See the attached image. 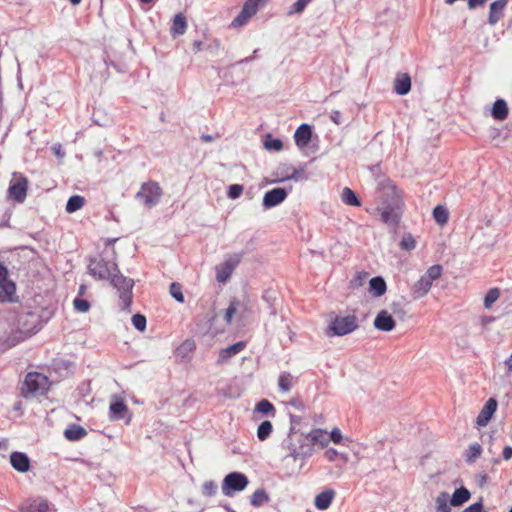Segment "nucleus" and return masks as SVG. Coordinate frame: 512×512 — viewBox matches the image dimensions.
Here are the masks:
<instances>
[{
    "instance_id": "obj_1",
    "label": "nucleus",
    "mask_w": 512,
    "mask_h": 512,
    "mask_svg": "<svg viewBox=\"0 0 512 512\" xmlns=\"http://www.w3.org/2000/svg\"><path fill=\"white\" fill-rule=\"evenodd\" d=\"M88 271L97 279L109 280L111 285L119 292L122 309H129L134 281L122 275L117 264H109L102 258H94L89 262Z\"/></svg>"
},
{
    "instance_id": "obj_2",
    "label": "nucleus",
    "mask_w": 512,
    "mask_h": 512,
    "mask_svg": "<svg viewBox=\"0 0 512 512\" xmlns=\"http://www.w3.org/2000/svg\"><path fill=\"white\" fill-rule=\"evenodd\" d=\"M383 189L388 196H391V203H383V205L378 207L377 210L380 212L381 220L384 223L395 226L399 222L401 208L403 205L401 194L396 186L390 181L386 182Z\"/></svg>"
},
{
    "instance_id": "obj_3",
    "label": "nucleus",
    "mask_w": 512,
    "mask_h": 512,
    "mask_svg": "<svg viewBox=\"0 0 512 512\" xmlns=\"http://www.w3.org/2000/svg\"><path fill=\"white\" fill-rule=\"evenodd\" d=\"M283 448L287 451L286 457H291L294 461L303 462L313 455L310 440L304 433L297 431L289 433L283 443Z\"/></svg>"
},
{
    "instance_id": "obj_4",
    "label": "nucleus",
    "mask_w": 512,
    "mask_h": 512,
    "mask_svg": "<svg viewBox=\"0 0 512 512\" xmlns=\"http://www.w3.org/2000/svg\"><path fill=\"white\" fill-rule=\"evenodd\" d=\"M443 272V268L439 264L430 266L419 280L414 282L410 287V296L413 300H419L425 297L434 281L438 280Z\"/></svg>"
},
{
    "instance_id": "obj_5",
    "label": "nucleus",
    "mask_w": 512,
    "mask_h": 512,
    "mask_svg": "<svg viewBox=\"0 0 512 512\" xmlns=\"http://www.w3.org/2000/svg\"><path fill=\"white\" fill-rule=\"evenodd\" d=\"M49 379L38 372H30L26 375L22 385V394L24 397H35L44 394L49 388Z\"/></svg>"
},
{
    "instance_id": "obj_6",
    "label": "nucleus",
    "mask_w": 512,
    "mask_h": 512,
    "mask_svg": "<svg viewBox=\"0 0 512 512\" xmlns=\"http://www.w3.org/2000/svg\"><path fill=\"white\" fill-rule=\"evenodd\" d=\"M39 317L35 313H25L18 320L19 336L8 341L9 346H14L19 341L31 336L38 331Z\"/></svg>"
},
{
    "instance_id": "obj_7",
    "label": "nucleus",
    "mask_w": 512,
    "mask_h": 512,
    "mask_svg": "<svg viewBox=\"0 0 512 512\" xmlns=\"http://www.w3.org/2000/svg\"><path fill=\"white\" fill-rule=\"evenodd\" d=\"M249 485L248 477L241 472H231L227 474L222 482V493L231 497L237 492H241Z\"/></svg>"
},
{
    "instance_id": "obj_8",
    "label": "nucleus",
    "mask_w": 512,
    "mask_h": 512,
    "mask_svg": "<svg viewBox=\"0 0 512 512\" xmlns=\"http://www.w3.org/2000/svg\"><path fill=\"white\" fill-rule=\"evenodd\" d=\"M162 195V189L158 183L149 181L144 183L136 194L137 200L147 208H151L158 204Z\"/></svg>"
},
{
    "instance_id": "obj_9",
    "label": "nucleus",
    "mask_w": 512,
    "mask_h": 512,
    "mask_svg": "<svg viewBox=\"0 0 512 512\" xmlns=\"http://www.w3.org/2000/svg\"><path fill=\"white\" fill-rule=\"evenodd\" d=\"M358 328V320L355 315L335 316L331 319L329 330L333 335L344 336Z\"/></svg>"
},
{
    "instance_id": "obj_10",
    "label": "nucleus",
    "mask_w": 512,
    "mask_h": 512,
    "mask_svg": "<svg viewBox=\"0 0 512 512\" xmlns=\"http://www.w3.org/2000/svg\"><path fill=\"white\" fill-rule=\"evenodd\" d=\"M242 259V253L228 255L223 263L216 266V280L225 283L231 277L233 271Z\"/></svg>"
},
{
    "instance_id": "obj_11",
    "label": "nucleus",
    "mask_w": 512,
    "mask_h": 512,
    "mask_svg": "<svg viewBox=\"0 0 512 512\" xmlns=\"http://www.w3.org/2000/svg\"><path fill=\"white\" fill-rule=\"evenodd\" d=\"M266 0H247L240 13L234 18L231 23L232 27H242L248 23L250 18L256 14L258 9L265 4Z\"/></svg>"
},
{
    "instance_id": "obj_12",
    "label": "nucleus",
    "mask_w": 512,
    "mask_h": 512,
    "mask_svg": "<svg viewBox=\"0 0 512 512\" xmlns=\"http://www.w3.org/2000/svg\"><path fill=\"white\" fill-rule=\"evenodd\" d=\"M28 179L20 174L14 173L8 188V197L18 203H23L27 196Z\"/></svg>"
},
{
    "instance_id": "obj_13",
    "label": "nucleus",
    "mask_w": 512,
    "mask_h": 512,
    "mask_svg": "<svg viewBox=\"0 0 512 512\" xmlns=\"http://www.w3.org/2000/svg\"><path fill=\"white\" fill-rule=\"evenodd\" d=\"M49 510L50 503L42 497L28 498L19 506L20 512H48Z\"/></svg>"
},
{
    "instance_id": "obj_14",
    "label": "nucleus",
    "mask_w": 512,
    "mask_h": 512,
    "mask_svg": "<svg viewBox=\"0 0 512 512\" xmlns=\"http://www.w3.org/2000/svg\"><path fill=\"white\" fill-rule=\"evenodd\" d=\"M15 292V284L8 279V272L5 266L0 263V301L11 300Z\"/></svg>"
},
{
    "instance_id": "obj_15",
    "label": "nucleus",
    "mask_w": 512,
    "mask_h": 512,
    "mask_svg": "<svg viewBox=\"0 0 512 512\" xmlns=\"http://www.w3.org/2000/svg\"><path fill=\"white\" fill-rule=\"evenodd\" d=\"M287 197V192L284 188H274L265 193L262 205L264 208H272L282 203Z\"/></svg>"
},
{
    "instance_id": "obj_16",
    "label": "nucleus",
    "mask_w": 512,
    "mask_h": 512,
    "mask_svg": "<svg viewBox=\"0 0 512 512\" xmlns=\"http://www.w3.org/2000/svg\"><path fill=\"white\" fill-rule=\"evenodd\" d=\"M373 325L379 331L390 332L395 328L396 322L388 311L381 310L376 315Z\"/></svg>"
},
{
    "instance_id": "obj_17",
    "label": "nucleus",
    "mask_w": 512,
    "mask_h": 512,
    "mask_svg": "<svg viewBox=\"0 0 512 512\" xmlns=\"http://www.w3.org/2000/svg\"><path fill=\"white\" fill-rule=\"evenodd\" d=\"M497 409V401L494 398L488 399L482 410L480 411L479 415L476 418V424L480 427L486 426L490 419L492 418L493 414L495 413Z\"/></svg>"
},
{
    "instance_id": "obj_18",
    "label": "nucleus",
    "mask_w": 512,
    "mask_h": 512,
    "mask_svg": "<svg viewBox=\"0 0 512 512\" xmlns=\"http://www.w3.org/2000/svg\"><path fill=\"white\" fill-rule=\"evenodd\" d=\"M305 435L310 440V446H312L313 452L315 451L316 445L320 448H324L329 444V434L323 429H314Z\"/></svg>"
},
{
    "instance_id": "obj_19",
    "label": "nucleus",
    "mask_w": 512,
    "mask_h": 512,
    "mask_svg": "<svg viewBox=\"0 0 512 512\" xmlns=\"http://www.w3.org/2000/svg\"><path fill=\"white\" fill-rule=\"evenodd\" d=\"M10 463L15 470L21 473H25L30 469V460L28 456L21 452L11 453Z\"/></svg>"
},
{
    "instance_id": "obj_20",
    "label": "nucleus",
    "mask_w": 512,
    "mask_h": 512,
    "mask_svg": "<svg viewBox=\"0 0 512 512\" xmlns=\"http://www.w3.org/2000/svg\"><path fill=\"white\" fill-rule=\"evenodd\" d=\"M335 494V491L331 488L323 490L321 493L317 494L314 499L315 507L319 510H327L330 507Z\"/></svg>"
},
{
    "instance_id": "obj_21",
    "label": "nucleus",
    "mask_w": 512,
    "mask_h": 512,
    "mask_svg": "<svg viewBox=\"0 0 512 512\" xmlns=\"http://www.w3.org/2000/svg\"><path fill=\"white\" fill-rule=\"evenodd\" d=\"M245 346V342L240 341L222 349L219 353L217 364L222 365L226 363L230 358L240 353L245 348Z\"/></svg>"
},
{
    "instance_id": "obj_22",
    "label": "nucleus",
    "mask_w": 512,
    "mask_h": 512,
    "mask_svg": "<svg viewBox=\"0 0 512 512\" xmlns=\"http://www.w3.org/2000/svg\"><path fill=\"white\" fill-rule=\"evenodd\" d=\"M508 0H496L490 5L488 23L495 25L503 16Z\"/></svg>"
},
{
    "instance_id": "obj_23",
    "label": "nucleus",
    "mask_w": 512,
    "mask_h": 512,
    "mask_svg": "<svg viewBox=\"0 0 512 512\" xmlns=\"http://www.w3.org/2000/svg\"><path fill=\"white\" fill-rule=\"evenodd\" d=\"M411 89V78L407 73L398 74L394 80V91L398 95H406Z\"/></svg>"
},
{
    "instance_id": "obj_24",
    "label": "nucleus",
    "mask_w": 512,
    "mask_h": 512,
    "mask_svg": "<svg viewBox=\"0 0 512 512\" xmlns=\"http://www.w3.org/2000/svg\"><path fill=\"white\" fill-rule=\"evenodd\" d=\"M311 128L308 124L300 125L295 131L294 138L298 147H305L311 140Z\"/></svg>"
},
{
    "instance_id": "obj_25",
    "label": "nucleus",
    "mask_w": 512,
    "mask_h": 512,
    "mask_svg": "<svg viewBox=\"0 0 512 512\" xmlns=\"http://www.w3.org/2000/svg\"><path fill=\"white\" fill-rule=\"evenodd\" d=\"M387 285L385 280L381 276L373 277L369 281V292L374 297H381L386 293Z\"/></svg>"
},
{
    "instance_id": "obj_26",
    "label": "nucleus",
    "mask_w": 512,
    "mask_h": 512,
    "mask_svg": "<svg viewBox=\"0 0 512 512\" xmlns=\"http://www.w3.org/2000/svg\"><path fill=\"white\" fill-rule=\"evenodd\" d=\"M508 105L505 100L503 99H497L492 108V116L494 119L503 121L508 116Z\"/></svg>"
},
{
    "instance_id": "obj_27",
    "label": "nucleus",
    "mask_w": 512,
    "mask_h": 512,
    "mask_svg": "<svg viewBox=\"0 0 512 512\" xmlns=\"http://www.w3.org/2000/svg\"><path fill=\"white\" fill-rule=\"evenodd\" d=\"M287 173L278 180L279 182H283L285 180H307L308 176L306 174L305 166H301L299 168H287Z\"/></svg>"
},
{
    "instance_id": "obj_28",
    "label": "nucleus",
    "mask_w": 512,
    "mask_h": 512,
    "mask_svg": "<svg viewBox=\"0 0 512 512\" xmlns=\"http://www.w3.org/2000/svg\"><path fill=\"white\" fill-rule=\"evenodd\" d=\"M187 29V21L182 14L175 15L170 32L173 37L183 35Z\"/></svg>"
},
{
    "instance_id": "obj_29",
    "label": "nucleus",
    "mask_w": 512,
    "mask_h": 512,
    "mask_svg": "<svg viewBox=\"0 0 512 512\" xmlns=\"http://www.w3.org/2000/svg\"><path fill=\"white\" fill-rule=\"evenodd\" d=\"M470 496V492L465 487H460L454 491L450 503L455 507L461 506L470 499Z\"/></svg>"
},
{
    "instance_id": "obj_30",
    "label": "nucleus",
    "mask_w": 512,
    "mask_h": 512,
    "mask_svg": "<svg viewBox=\"0 0 512 512\" xmlns=\"http://www.w3.org/2000/svg\"><path fill=\"white\" fill-rule=\"evenodd\" d=\"M270 500V497L268 495V493L260 488V489H257L253 492V494L251 495L250 497V504L255 507V508H258V507H261L263 506L264 504L268 503Z\"/></svg>"
},
{
    "instance_id": "obj_31",
    "label": "nucleus",
    "mask_w": 512,
    "mask_h": 512,
    "mask_svg": "<svg viewBox=\"0 0 512 512\" xmlns=\"http://www.w3.org/2000/svg\"><path fill=\"white\" fill-rule=\"evenodd\" d=\"M110 417L114 420H119L123 418V413L127 410V406L123 402V400H115L110 404Z\"/></svg>"
},
{
    "instance_id": "obj_32",
    "label": "nucleus",
    "mask_w": 512,
    "mask_h": 512,
    "mask_svg": "<svg viewBox=\"0 0 512 512\" xmlns=\"http://www.w3.org/2000/svg\"><path fill=\"white\" fill-rule=\"evenodd\" d=\"M85 204L84 197L80 195H74L70 197L66 204V211L68 213H74L78 210H80Z\"/></svg>"
},
{
    "instance_id": "obj_33",
    "label": "nucleus",
    "mask_w": 512,
    "mask_h": 512,
    "mask_svg": "<svg viewBox=\"0 0 512 512\" xmlns=\"http://www.w3.org/2000/svg\"><path fill=\"white\" fill-rule=\"evenodd\" d=\"M196 344L193 340H185L177 349L176 354L179 357L186 358L195 350Z\"/></svg>"
},
{
    "instance_id": "obj_34",
    "label": "nucleus",
    "mask_w": 512,
    "mask_h": 512,
    "mask_svg": "<svg viewBox=\"0 0 512 512\" xmlns=\"http://www.w3.org/2000/svg\"><path fill=\"white\" fill-rule=\"evenodd\" d=\"M294 384V377L290 373H282L278 379V387L283 392H289Z\"/></svg>"
},
{
    "instance_id": "obj_35",
    "label": "nucleus",
    "mask_w": 512,
    "mask_h": 512,
    "mask_svg": "<svg viewBox=\"0 0 512 512\" xmlns=\"http://www.w3.org/2000/svg\"><path fill=\"white\" fill-rule=\"evenodd\" d=\"M342 201L350 206H360L361 202L358 199L357 195L348 187H345L342 190L341 194Z\"/></svg>"
},
{
    "instance_id": "obj_36",
    "label": "nucleus",
    "mask_w": 512,
    "mask_h": 512,
    "mask_svg": "<svg viewBox=\"0 0 512 512\" xmlns=\"http://www.w3.org/2000/svg\"><path fill=\"white\" fill-rule=\"evenodd\" d=\"M273 425L270 421H263L257 428V437L260 441H265L271 435Z\"/></svg>"
},
{
    "instance_id": "obj_37",
    "label": "nucleus",
    "mask_w": 512,
    "mask_h": 512,
    "mask_svg": "<svg viewBox=\"0 0 512 512\" xmlns=\"http://www.w3.org/2000/svg\"><path fill=\"white\" fill-rule=\"evenodd\" d=\"M433 217L435 221L440 224L444 225L448 222L449 213L447 208H445L442 205H438L433 209Z\"/></svg>"
},
{
    "instance_id": "obj_38",
    "label": "nucleus",
    "mask_w": 512,
    "mask_h": 512,
    "mask_svg": "<svg viewBox=\"0 0 512 512\" xmlns=\"http://www.w3.org/2000/svg\"><path fill=\"white\" fill-rule=\"evenodd\" d=\"M255 411L265 415H275L274 406L266 399L259 401L255 406Z\"/></svg>"
},
{
    "instance_id": "obj_39",
    "label": "nucleus",
    "mask_w": 512,
    "mask_h": 512,
    "mask_svg": "<svg viewBox=\"0 0 512 512\" xmlns=\"http://www.w3.org/2000/svg\"><path fill=\"white\" fill-rule=\"evenodd\" d=\"M64 435L68 440L75 441L83 438L86 435V431L84 428L76 426L73 428L66 429Z\"/></svg>"
},
{
    "instance_id": "obj_40",
    "label": "nucleus",
    "mask_w": 512,
    "mask_h": 512,
    "mask_svg": "<svg viewBox=\"0 0 512 512\" xmlns=\"http://www.w3.org/2000/svg\"><path fill=\"white\" fill-rule=\"evenodd\" d=\"M500 290L498 288H491L488 290L484 297V307L490 309L492 305L499 299Z\"/></svg>"
},
{
    "instance_id": "obj_41",
    "label": "nucleus",
    "mask_w": 512,
    "mask_h": 512,
    "mask_svg": "<svg viewBox=\"0 0 512 512\" xmlns=\"http://www.w3.org/2000/svg\"><path fill=\"white\" fill-rule=\"evenodd\" d=\"M239 305H240L239 300L233 299L230 302L228 308L224 311V319L227 324H231L233 317L235 316V314L238 311Z\"/></svg>"
},
{
    "instance_id": "obj_42",
    "label": "nucleus",
    "mask_w": 512,
    "mask_h": 512,
    "mask_svg": "<svg viewBox=\"0 0 512 512\" xmlns=\"http://www.w3.org/2000/svg\"><path fill=\"white\" fill-rule=\"evenodd\" d=\"M449 495L446 492L440 493L436 498V509L438 512H451L448 505Z\"/></svg>"
},
{
    "instance_id": "obj_43",
    "label": "nucleus",
    "mask_w": 512,
    "mask_h": 512,
    "mask_svg": "<svg viewBox=\"0 0 512 512\" xmlns=\"http://www.w3.org/2000/svg\"><path fill=\"white\" fill-rule=\"evenodd\" d=\"M482 453V447L479 443H473L469 446L466 454L467 462H474Z\"/></svg>"
},
{
    "instance_id": "obj_44",
    "label": "nucleus",
    "mask_w": 512,
    "mask_h": 512,
    "mask_svg": "<svg viewBox=\"0 0 512 512\" xmlns=\"http://www.w3.org/2000/svg\"><path fill=\"white\" fill-rule=\"evenodd\" d=\"M264 147L267 150L280 151L283 148V143L280 139H275L268 135L264 141Z\"/></svg>"
},
{
    "instance_id": "obj_45",
    "label": "nucleus",
    "mask_w": 512,
    "mask_h": 512,
    "mask_svg": "<svg viewBox=\"0 0 512 512\" xmlns=\"http://www.w3.org/2000/svg\"><path fill=\"white\" fill-rule=\"evenodd\" d=\"M369 274L365 271L357 272L350 281L352 288H359L363 286L368 278Z\"/></svg>"
},
{
    "instance_id": "obj_46",
    "label": "nucleus",
    "mask_w": 512,
    "mask_h": 512,
    "mask_svg": "<svg viewBox=\"0 0 512 512\" xmlns=\"http://www.w3.org/2000/svg\"><path fill=\"white\" fill-rule=\"evenodd\" d=\"M399 245H400L401 249L410 251L415 248L416 241L411 234H406L402 237Z\"/></svg>"
},
{
    "instance_id": "obj_47",
    "label": "nucleus",
    "mask_w": 512,
    "mask_h": 512,
    "mask_svg": "<svg viewBox=\"0 0 512 512\" xmlns=\"http://www.w3.org/2000/svg\"><path fill=\"white\" fill-rule=\"evenodd\" d=\"M216 492H217V485L213 480L206 481L202 485V494L205 497H212L216 494Z\"/></svg>"
},
{
    "instance_id": "obj_48",
    "label": "nucleus",
    "mask_w": 512,
    "mask_h": 512,
    "mask_svg": "<svg viewBox=\"0 0 512 512\" xmlns=\"http://www.w3.org/2000/svg\"><path fill=\"white\" fill-rule=\"evenodd\" d=\"M132 324H133V326L137 330L143 332L146 329V318H145V316H143L141 314L133 315V317H132Z\"/></svg>"
},
{
    "instance_id": "obj_49",
    "label": "nucleus",
    "mask_w": 512,
    "mask_h": 512,
    "mask_svg": "<svg viewBox=\"0 0 512 512\" xmlns=\"http://www.w3.org/2000/svg\"><path fill=\"white\" fill-rule=\"evenodd\" d=\"M170 294L178 302H184V296L181 291V286L178 283H172L170 285Z\"/></svg>"
},
{
    "instance_id": "obj_50",
    "label": "nucleus",
    "mask_w": 512,
    "mask_h": 512,
    "mask_svg": "<svg viewBox=\"0 0 512 512\" xmlns=\"http://www.w3.org/2000/svg\"><path fill=\"white\" fill-rule=\"evenodd\" d=\"M74 304V308L78 311V312H87L90 308V303L85 300V299H81V298H76L73 302Z\"/></svg>"
},
{
    "instance_id": "obj_51",
    "label": "nucleus",
    "mask_w": 512,
    "mask_h": 512,
    "mask_svg": "<svg viewBox=\"0 0 512 512\" xmlns=\"http://www.w3.org/2000/svg\"><path fill=\"white\" fill-rule=\"evenodd\" d=\"M243 192V187L239 184H233L229 186L228 189V197L231 199H236L241 196Z\"/></svg>"
},
{
    "instance_id": "obj_52",
    "label": "nucleus",
    "mask_w": 512,
    "mask_h": 512,
    "mask_svg": "<svg viewBox=\"0 0 512 512\" xmlns=\"http://www.w3.org/2000/svg\"><path fill=\"white\" fill-rule=\"evenodd\" d=\"M51 150L53 154L62 161L65 157V152L62 149V145L60 143H55L52 145Z\"/></svg>"
},
{
    "instance_id": "obj_53",
    "label": "nucleus",
    "mask_w": 512,
    "mask_h": 512,
    "mask_svg": "<svg viewBox=\"0 0 512 512\" xmlns=\"http://www.w3.org/2000/svg\"><path fill=\"white\" fill-rule=\"evenodd\" d=\"M342 439L343 436L341 431L338 428H334L329 435V442L332 441L335 444H338L342 441Z\"/></svg>"
},
{
    "instance_id": "obj_54",
    "label": "nucleus",
    "mask_w": 512,
    "mask_h": 512,
    "mask_svg": "<svg viewBox=\"0 0 512 512\" xmlns=\"http://www.w3.org/2000/svg\"><path fill=\"white\" fill-rule=\"evenodd\" d=\"M462 512H487V511L483 510L482 502L479 501V502H476V503L468 506Z\"/></svg>"
},
{
    "instance_id": "obj_55",
    "label": "nucleus",
    "mask_w": 512,
    "mask_h": 512,
    "mask_svg": "<svg viewBox=\"0 0 512 512\" xmlns=\"http://www.w3.org/2000/svg\"><path fill=\"white\" fill-rule=\"evenodd\" d=\"M310 1L311 0H297V2L293 5V12H302Z\"/></svg>"
},
{
    "instance_id": "obj_56",
    "label": "nucleus",
    "mask_w": 512,
    "mask_h": 512,
    "mask_svg": "<svg viewBox=\"0 0 512 512\" xmlns=\"http://www.w3.org/2000/svg\"><path fill=\"white\" fill-rule=\"evenodd\" d=\"M338 456V452L336 449L334 448H330L328 450L325 451V457L329 460V461H335L336 457Z\"/></svg>"
},
{
    "instance_id": "obj_57",
    "label": "nucleus",
    "mask_w": 512,
    "mask_h": 512,
    "mask_svg": "<svg viewBox=\"0 0 512 512\" xmlns=\"http://www.w3.org/2000/svg\"><path fill=\"white\" fill-rule=\"evenodd\" d=\"M476 477L480 487H483L488 481V475L485 473H480Z\"/></svg>"
},
{
    "instance_id": "obj_58",
    "label": "nucleus",
    "mask_w": 512,
    "mask_h": 512,
    "mask_svg": "<svg viewBox=\"0 0 512 512\" xmlns=\"http://www.w3.org/2000/svg\"><path fill=\"white\" fill-rule=\"evenodd\" d=\"M502 455L505 460H510L512 458V447L505 446L503 449Z\"/></svg>"
},
{
    "instance_id": "obj_59",
    "label": "nucleus",
    "mask_w": 512,
    "mask_h": 512,
    "mask_svg": "<svg viewBox=\"0 0 512 512\" xmlns=\"http://www.w3.org/2000/svg\"><path fill=\"white\" fill-rule=\"evenodd\" d=\"M486 0H468V7L474 9L477 6L483 5Z\"/></svg>"
},
{
    "instance_id": "obj_60",
    "label": "nucleus",
    "mask_w": 512,
    "mask_h": 512,
    "mask_svg": "<svg viewBox=\"0 0 512 512\" xmlns=\"http://www.w3.org/2000/svg\"><path fill=\"white\" fill-rule=\"evenodd\" d=\"M289 404L292 405L293 407L297 408V409H303L304 408L303 403L299 399H292L289 402Z\"/></svg>"
},
{
    "instance_id": "obj_61",
    "label": "nucleus",
    "mask_w": 512,
    "mask_h": 512,
    "mask_svg": "<svg viewBox=\"0 0 512 512\" xmlns=\"http://www.w3.org/2000/svg\"><path fill=\"white\" fill-rule=\"evenodd\" d=\"M506 368H507V373H512V354L510 355V357L504 362Z\"/></svg>"
},
{
    "instance_id": "obj_62",
    "label": "nucleus",
    "mask_w": 512,
    "mask_h": 512,
    "mask_svg": "<svg viewBox=\"0 0 512 512\" xmlns=\"http://www.w3.org/2000/svg\"><path fill=\"white\" fill-rule=\"evenodd\" d=\"M202 42L201 41H194L192 46H193V51L195 53L199 52L202 50Z\"/></svg>"
},
{
    "instance_id": "obj_63",
    "label": "nucleus",
    "mask_w": 512,
    "mask_h": 512,
    "mask_svg": "<svg viewBox=\"0 0 512 512\" xmlns=\"http://www.w3.org/2000/svg\"><path fill=\"white\" fill-rule=\"evenodd\" d=\"M339 117H340V112L339 111H334L332 116H331V119L336 124H339Z\"/></svg>"
},
{
    "instance_id": "obj_64",
    "label": "nucleus",
    "mask_w": 512,
    "mask_h": 512,
    "mask_svg": "<svg viewBox=\"0 0 512 512\" xmlns=\"http://www.w3.org/2000/svg\"><path fill=\"white\" fill-rule=\"evenodd\" d=\"M201 139L204 141V142H211L214 140V137L212 135H208V134H203L201 136Z\"/></svg>"
}]
</instances>
